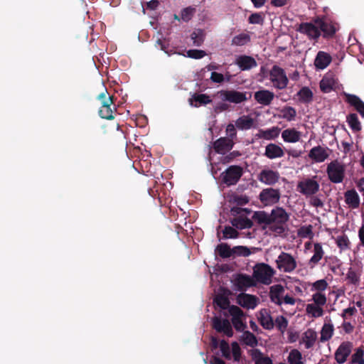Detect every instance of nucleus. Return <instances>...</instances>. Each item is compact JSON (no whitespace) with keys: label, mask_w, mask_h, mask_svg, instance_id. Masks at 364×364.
<instances>
[{"label":"nucleus","mask_w":364,"mask_h":364,"mask_svg":"<svg viewBox=\"0 0 364 364\" xmlns=\"http://www.w3.org/2000/svg\"><path fill=\"white\" fill-rule=\"evenodd\" d=\"M269 80L278 90L285 89L289 82L284 70L277 65H273L269 71Z\"/></svg>","instance_id":"nucleus-9"},{"label":"nucleus","mask_w":364,"mask_h":364,"mask_svg":"<svg viewBox=\"0 0 364 364\" xmlns=\"http://www.w3.org/2000/svg\"><path fill=\"white\" fill-rule=\"evenodd\" d=\"M280 129L278 127H272L267 129H259L257 136L260 139L273 140L278 137Z\"/></svg>","instance_id":"nucleus-29"},{"label":"nucleus","mask_w":364,"mask_h":364,"mask_svg":"<svg viewBox=\"0 0 364 364\" xmlns=\"http://www.w3.org/2000/svg\"><path fill=\"white\" fill-rule=\"evenodd\" d=\"M313 301L315 305L322 306L326 303V295L321 292H317L313 295Z\"/></svg>","instance_id":"nucleus-57"},{"label":"nucleus","mask_w":364,"mask_h":364,"mask_svg":"<svg viewBox=\"0 0 364 364\" xmlns=\"http://www.w3.org/2000/svg\"><path fill=\"white\" fill-rule=\"evenodd\" d=\"M242 332V335L240 336V341H242L245 345L254 347L257 345L258 341L257 337L250 331H245Z\"/></svg>","instance_id":"nucleus-40"},{"label":"nucleus","mask_w":364,"mask_h":364,"mask_svg":"<svg viewBox=\"0 0 364 364\" xmlns=\"http://www.w3.org/2000/svg\"><path fill=\"white\" fill-rule=\"evenodd\" d=\"M259 321L260 325L267 330H272L274 326L273 318L266 309L260 311Z\"/></svg>","instance_id":"nucleus-31"},{"label":"nucleus","mask_w":364,"mask_h":364,"mask_svg":"<svg viewBox=\"0 0 364 364\" xmlns=\"http://www.w3.org/2000/svg\"><path fill=\"white\" fill-rule=\"evenodd\" d=\"M337 246L342 250L349 248L350 241L346 235L338 236L336 239Z\"/></svg>","instance_id":"nucleus-55"},{"label":"nucleus","mask_w":364,"mask_h":364,"mask_svg":"<svg viewBox=\"0 0 364 364\" xmlns=\"http://www.w3.org/2000/svg\"><path fill=\"white\" fill-rule=\"evenodd\" d=\"M333 334V326L332 324L325 323L321 331L320 341L324 343L331 338Z\"/></svg>","instance_id":"nucleus-43"},{"label":"nucleus","mask_w":364,"mask_h":364,"mask_svg":"<svg viewBox=\"0 0 364 364\" xmlns=\"http://www.w3.org/2000/svg\"><path fill=\"white\" fill-rule=\"evenodd\" d=\"M264 155L269 159H274L283 157L284 151L280 146L270 143L266 146Z\"/></svg>","instance_id":"nucleus-26"},{"label":"nucleus","mask_w":364,"mask_h":364,"mask_svg":"<svg viewBox=\"0 0 364 364\" xmlns=\"http://www.w3.org/2000/svg\"><path fill=\"white\" fill-rule=\"evenodd\" d=\"M243 173L242 167L232 165L221 173L222 182L228 186H234L240 181Z\"/></svg>","instance_id":"nucleus-7"},{"label":"nucleus","mask_w":364,"mask_h":364,"mask_svg":"<svg viewBox=\"0 0 364 364\" xmlns=\"http://www.w3.org/2000/svg\"><path fill=\"white\" fill-rule=\"evenodd\" d=\"M274 324L277 327V328L282 333H283L287 328V326H288V321L287 319L283 316H279L276 318L275 321H274Z\"/></svg>","instance_id":"nucleus-51"},{"label":"nucleus","mask_w":364,"mask_h":364,"mask_svg":"<svg viewBox=\"0 0 364 364\" xmlns=\"http://www.w3.org/2000/svg\"><path fill=\"white\" fill-rule=\"evenodd\" d=\"M219 348L222 353L223 357H224L227 360H230L231 359V350H230V348L228 343L225 340L220 341V344H219Z\"/></svg>","instance_id":"nucleus-50"},{"label":"nucleus","mask_w":364,"mask_h":364,"mask_svg":"<svg viewBox=\"0 0 364 364\" xmlns=\"http://www.w3.org/2000/svg\"><path fill=\"white\" fill-rule=\"evenodd\" d=\"M233 284L237 290L244 291L247 288L255 286L256 283L250 275L240 273L235 276Z\"/></svg>","instance_id":"nucleus-16"},{"label":"nucleus","mask_w":364,"mask_h":364,"mask_svg":"<svg viewBox=\"0 0 364 364\" xmlns=\"http://www.w3.org/2000/svg\"><path fill=\"white\" fill-rule=\"evenodd\" d=\"M232 257H247L251 254L250 249L245 246H235L232 248Z\"/></svg>","instance_id":"nucleus-48"},{"label":"nucleus","mask_w":364,"mask_h":364,"mask_svg":"<svg viewBox=\"0 0 364 364\" xmlns=\"http://www.w3.org/2000/svg\"><path fill=\"white\" fill-rule=\"evenodd\" d=\"M248 21L252 24H262L264 18L259 13H254L249 16Z\"/></svg>","instance_id":"nucleus-60"},{"label":"nucleus","mask_w":364,"mask_h":364,"mask_svg":"<svg viewBox=\"0 0 364 364\" xmlns=\"http://www.w3.org/2000/svg\"><path fill=\"white\" fill-rule=\"evenodd\" d=\"M298 191L304 196H312L319 190L318 183L311 178H306L298 183Z\"/></svg>","instance_id":"nucleus-14"},{"label":"nucleus","mask_w":364,"mask_h":364,"mask_svg":"<svg viewBox=\"0 0 364 364\" xmlns=\"http://www.w3.org/2000/svg\"><path fill=\"white\" fill-rule=\"evenodd\" d=\"M215 303L222 309H229V307L232 305H230L229 299L222 295L217 296L214 299Z\"/></svg>","instance_id":"nucleus-54"},{"label":"nucleus","mask_w":364,"mask_h":364,"mask_svg":"<svg viewBox=\"0 0 364 364\" xmlns=\"http://www.w3.org/2000/svg\"><path fill=\"white\" fill-rule=\"evenodd\" d=\"M107 90L101 92L97 99L101 101L102 106L99 109V115L101 118L107 120H111L114 118L113 115V109L111 108V105L114 104V96L109 95L107 97Z\"/></svg>","instance_id":"nucleus-8"},{"label":"nucleus","mask_w":364,"mask_h":364,"mask_svg":"<svg viewBox=\"0 0 364 364\" xmlns=\"http://www.w3.org/2000/svg\"><path fill=\"white\" fill-rule=\"evenodd\" d=\"M299 100L302 103H309L313 100V92L309 87H303L297 92Z\"/></svg>","instance_id":"nucleus-38"},{"label":"nucleus","mask_w":364,"mask_h":364,"mask_svg":"<svg viewBox=\"0 0 364 364\" xmlns=\"http://www.w3.org/2000/svg\"><path fill=\"white\" fill-rule=\"evenodd\" d=\"M313 227L311 225L301 226L297 231V234L302 238L312 239L314 237Z\"/></svg>","instance_id":"nucleus-46"},{"label":"nucleus","mask_w":364,"mask_h":364,"mask_svg":"<svg viewBox=\"0 0 364 364\" xmlns=\"http://www.w3.org/2000/svg\"><path fill=\"white\" fill-rule=\"evenodd\" d=\"M191 106L198 107L201 105H206L212 102L210 97L206 94L194 93L192 97L189 99Z\"/></svg>","instance_id":"nucleus-27"},{"label":"nucleus","mask_w":364,"mask_h":364,"mask_svg":"<svg viewBox=\"0 0 364 364\" xmlns=\"http://www.w3.org/2000/svg\"><path fill=\"white\" fill-rule=\"evenodd\" d=\"M231 352L234 361L239 362L242 355V350L237 342L234 341L231 343Z\"/></svg>","instance_id":"nucleus-53"},{"label":"nucleus","mask_w":364,"mask_h":364,"mask_svg":"<svg viewBox=\"0 0 364 364\" xmlns=\"http://www.w3.org/2000/svg\"><path fill=\"white\" fill-rule=\"evenodd\" d=\"M194 13H195V9L191 8V7L185 8L181 12V18L183 21L188 22V21H190L192 18Z\"/></svg>","instance_id":"nucleus-56"},{"label":"nucleus","mask_w":364,"mask_h":364,"mask_svg":"<svg viewBox=\"0 0 364 364\" xmlns=\"http://www.w3.org/2000/svg\"><path fill=\"white\" fill-rule=\"evenodd\" d=\"M345 166L338 160L330 162L326 168L328 179L333 183L343 182L345 177Z\"/></svg>","instance_id":"nucleus-5"},{"label":"nucleus","mask_w":364,"mask_h":364,"mask_svg":"<svg viewBox=\"0 0 364 364\" xmlns=\"http://www.w3.org/2000/svg\"><path fill=\"white\" fill-rule=\"evenodd\" d=\"M254 97L259 104L268 106L274 100V94L268 90H262L255 92Z\"/></svg>","instance_id":"nucleus-22"},{"label":"nucleus","mask_w":364,"mask_h":364,"mask_svg":"<svg viewBox=\"0 0 364 364\" xmlns=\"http://www.w3.org/2000/svg\"><path fill=\"white\" fill-rule=\"evenodd\" d=\"M223 239H235L239 236V232L231 226H225L223 231Z\"/></svg>","instance_id":"nucleus-52"},{"label":"nucleus","mask_w":364,"mask_h":364,"mask_svg":"<svg viewBox=\"0 0 364 364\" xmlns=\"http://www.w3.org/2000/svg\"><path fill=\"white\" fill-rule=\"evenodd\" d=\"M289 217L284 208L277 206L270 213L264 210L255 211L252 218L259 225H263V229L268 228L275 236L283 237L287 230Z\"/></svg>","instance_id":"nucleus-1"},{"label":"nucleus","mask_w":364,"mask_h":364,"mask_svg":"<svg viewBox=\"0 0 364 364\" xmlns=\"http://www.w3.org/2000/svg\"><path fill=\"white\" fill-rule=\"evenodd\" d=\"M274 272L269 264L259 263L257 264L253 269V277L259 283L269 284Z\"/></svg>","instance_id":"nucleus-4"},{"label":"nucleus","mask_w":364,"mask_h":364,"mask_svg":"<svg viewBox=\"0 0 364 364\" xmlns=\"http://www.w3.org/2000/svg\"><path fill=\"white\" fill-rule=\"evenodd\" d=\"M353 349V343L350 341L342 342L334 353V358L338 364H343L348 360Z\"/></svg>","instance_id":"nucleus-13"},{"label":"nucleus","mask_w":364,"mask_h":364,"mask_svg":"<svg viewBox=\"0 0 364 364\" xmlns=\"http://www.w3.org/2000/svg\"><path fill=\"white\" fill-rule=\"evenodd\" d=\"M346 279H348L350 284L356 285L358 284L360 282V277L355 271L350 268L346 275Z\"/></svg>","instance_id":"nucleus-59"},{"label":"nucleus","mask_w":364,"mask_h":364,"mask_svg":"<svg viewBox=\"0 0 364 364\" xmlns=\"http://www.w3.org/2000/svg\"><path fill=\"white\" fill-rule=\"evenodd\" d=\"M251 41L250 36L247 33H241L235 36L231 41V45L235 46H243Z\"/></svg>","instance_id":"nucleus-37"},{"label":"nucleus","mask_w":364,"mask_h":364,"mask_svg":"<svg viewBox=\"0 0 364 364\" xmlns=\"http://www.w3.org/2000/svg\"><path fill=\"white\" fill-rule=\"evenodd\" d=\"M346 122L353 132H359L362 127L356 114H349L346 117Z\"/></svg>","instance_id":"nucleus-41"},{"label":"nucleus","mask_w":364,"mask_h":364,"mask_svg":"<svg viewBox=\"0 0 364 364\" xmlns=\"http://www.w3.org/2000/svg\"><path fill=\"white\" fill-rule=\"evenodd\" d=\"M210 79L215 83H222L225 80L224 75L217 72H212Z\"/></svg>","instance_id":"nucleus-64"},{"label":"nucleus","mask_w":364,"mask_h":364,"mask_svg":"<svg viewBox=\"0 0 364 364\" xmlns=\"http://www.w3.org/2000/svg\"><path fill=\"white\" fill-rule=\"evenodd\" d=\"M328 149L321 146L313 147L309 153V157L316 163L323 162L329 156Z\"/></svg>","instance_id":"nucleus-19"},{"label":"nucleus","mask_w":364,"mask_h":364,"mask_svg":"<svg viewBox=\"0 0 364 364\" xmlns=\"http://www.w3.org/2000/svg\"><path fill=\"white\" fill-rule=\"evenodd\" d=\"M336 81L333 78L328 76L323 77L320 82V89L323 92L328 93L335 89Z\"/></svg>","instance_id":"nucleus-36"},{"label":"nucleus","mask_w":364,"mask_h":364,"mask_svg":"<svg viewBox=\"0 0 364 364\" xmlns=\"http://www.w3.org/2000/svg\"><path fill=\"white\" fill-rule=\"evenodd\" d=\"M364 348L358 347L354 350L351 355L349 364H364Z\"/></svg>","instance_id":"nucleus-39"},{"label":"nucleus","mask_w":364,"mask_h":364,"mask_svg":"<svg viewBox=\"0 0 364 364\" xmlns=\"http://www.w3.org/2000/svg\"><path fill=\"white\" fill-rule=\"evenodd\" d=\"M281 193L279 189L267 188L263 189L259 195V198L261 203L265 205H273L279 201Z\"/></svg>","instance_id":"nucleus-12"},{"label":"nucleus","mask_w":364,"mask_h":364,"mask_svg":"<svg viewBox=\"0 0 364 364\" xmlns=\"http://www.w3.org/2000/svg\"><path fill=\"white\" fill-rule=\"evenodd\" d=\"M238 304L247 309H254L257 305V298L251 294L242 293L237 297Z\"/></svg>","instance_id":"nucleus-24"},{"label":"nucleus","mask_w":364,"mask_h":364,"mask_svg":"<svg viewBox=\"0 0 364 364\" xmlns=\"http://www.w3.org/2000/svg\"><path fill=\"white\" fill-rule=\"evenodd\" d=\"M285 292L284 287L281 284H275L270 287L269 298L271 301L281 305L282 304V298Z\"/></svg>","instance_id":"nucleus-23"},{"label":"nucleus","mask_w":364,"mask_h":364,"mask_svg":"<svg viewBox=\"0 0 364 364\" xmlns=\"http://www.w3.org/2000/svg\"><path fill=\"white\" fill-rule=\"evenodd\" d=\"M191 39L193 41V45L196 46H200L203 43L204 41V33L203 31L200 29H198L194 31L191 33Z\"/></svg>","instance_id":"nucleus-49"},{"label":"nucleus","mask_w":364,"mask_h":364,"mask_svg":"<svg viewBox=\"0 0 364 364\" xmlns=\"http://www.w3.org/2000/svg\"><path fill=\"white\" fill-rule=\"evenodd\" d=\"M250 211L246 208H241L235 206L230 208V214L234 216L230 220V223L233 227L237 229L242 230L246 228H251L253 225L252 220L243 216V213H249Z\"/></svg>","instance_id":"nucleus-3"},{"label":"nucleus","mask_w":364,"mask_h":364,"mask_svg":"<svg viewBox=\"0 0 364 364\" xmlns=\"http://www.w3.org/2000/svg\"><path fill=\"white\" fill-rule=\"evenodd\" d=\"M289 364H304L301 353L297 349L291 350L288 355Z\"/></svg>","instance_id":"nucleus-42"},{"label":"nucleus","mask_w":364,"mask_h":364,"mask_svg":"<svg viewBox=\"0 0 364 364\" xmlns=\"http://www.w3.org/2000/svg\"><path fill=\"white\" fill-rule=\"evenodd\" d=\"M232 202L236 203L237 205H243L249 202L248 197L245 196H234L232 198Z\"/></svg>","instance_id":"nucleus-62"},{"label":"nucleus","mask_w":364,"mask_h":364,"mask_svg":"<svg viewBox=\"0 0 364 364\" xmlns=\"http://www.w3.org/2000/svg\"><path fill=\"white\" fill-rule=\"evenodd\" d=\"M306 312L315 318L322 316L323 314V309L314 304H309L306 306Z\"/></svg>","instance_id":"nucleus-47"},{"label":"nucleus","mask_w":364,"mask_h":364,"mask_svg":"<svg viewBox=\"0 0 364 364\" xmlns=\"http://www.w3.org/2000/svg\"><path fill=\"white\" fill-rule=\"evenodd\" d=\"M226 133L228 136L227 138L232 139L233 141L237 136L235 126L232 124H229L226 127Z\"/></svg>","instance_id":"nucleus-63"},{"label":"nucleus","mask_w":364,"mask_h":364,"mask_svg":"<svg viewBox=\"0 0 364 364\" xmlns=\"http://www.w3.org/2000/svg\"><path fill=\"white\" fill-rule=\"evenodd\" d=\"M345 101L355 107L356 111L364 117V102L355 95L343 92Z\"/></svg>","instance_id":"nucleus-21"},{"label":"nucleus","mask_w":364,"mask_h":364,"mask_svg":"<svg viewBox=\"0 0 364 364\" xmlns=\"http://www.w3.org/2000/svg\"><path fill=\"white\" fill-rule=\"evenodd\" d=\"M235 64L241 70H249L257 66L255 59L252 56L246 55H239L236 58Z\"/></svg>","instance_id":"nucleus-20"},{"label":"nucleus","mask_w":364,"mask_h":364,"mask_svg":"<svg viewBox=\"0 0 364 364\" xmlns=\"http://www.w3.org/2000/svg\"><path fill=\"white\" fill-rule=\"evenodd\" d=\"M345 201L352 208H357L360 204V198L354 190H349L345 193Z\"/></svg>","instance_id":"nucleus-33"},{"label":"nucleus","mask_w":364,"mask_h":364,"mask_svg":"<svg viewBox=\"0 0 364 364\" xmlns=\"http://www.w3.org/2000/svg\"><path fill=\"white\" fill-rule=\"evenodd\" d=\"M254 125V119L248 115L240 117L235 121V126L240 130H247Z\"/></svg>","instance_id":"nucleus-35"},{"label":"nucleus","mask_w":364,"mask_h":364,"mask_svg":"<svg viewBox=\"0 0 364 364\" xmlns=\"http://www.w3.org/2000/svg\"><path fill=\"white\" fill-rule=\"evenodd\" d=\"M257 179L262 183L268 186H273L279 181V173L272 169H263L258 174Z\"/></svg>","instance_id":"nucleus-17"},{"label":"nucleus","mask_w":364,"mask_h":364,"mask_svg":"<svg viewBox=\"0 0 364 364\" xmlns=\"http://www.w3.org/2000/svg\"><path fill=\"white\" fill-rule=\"evenodd\" d=\"M317 339V333L316 332L311 329H307L303 334L302 341L305 345L306 349L311 348Z\"/></svg>","instance_id":"nucleus-32"},{"label":"nucleus","mask_w":364,"mask_h":364,"mask_svg":"<svg viewBox=\"0 0 364 364\" xmlns=\"http://www.w3.org/2000/svg\"><path fill=\"white\" fill-rule=\"evenodd\" d=\"M296 31L306 35L309 38L318 40L323 33L324 38H331L337 31L336 23L325 17H317L313 23H301Z\"/></svg>","instance_id":"nucleus-2"},{"label":"nucleus","mask_w":364,"mask_h":364,"mask_svg":"<svg viewBox=\"0 0 364 364\" xmlns=\"http://www.w3.org/2000/svg\"><path fill=\"white\" fill-rule=\"evenodd\" d=\"M215 251L218 255L222 258H229L232 257V248L227 243L219 244Z\"/></svg>","instance_id":"nucleus-44"},{"label":"nucleus","mask_w":364,"mask_h":364,"mask_svg":"<svg viewBox=\"0 0 364 364\" xmlns=\"http://www.w3.org/2000/svg\"><path fill=\"white\" fill-rule=\"evenodd\" d=\"M206 55V53L202 50L191 49L187 51V56L193 59H200Z\"/></svg>","instance_id":"nucleus-58"},{"label":"nucleus","mask_w":364,"mask_h":364,"mask_svg":"<svg viewBox=\"0 0 364 364\" xmlns=\"http://www.w3.org/2000/svg\"><path fill=\"white\" fill-rule=\"evenodd\" d=\"M324 255L321 243L316 242L314 245V255L309 262V265L311 268H314L318 262L322 259Z\"/></svg>","instance_id":"nucleus-30"},{"label":"nucleus","mask_w":364,"mask_h":364,"mask_svg":"<svg viewBox=\"0 0 364 364\" xmlns=\"http://www.w3.org/2000/svg\"><path fill=\"white\" fill-rule=\"evenodd\" d=\"M331 61L332 58L330 54L324 51H318L314 60V65L317 69L323 70Z\"/></svg>","instance_id":"nucleus-25"},{"label":"nucleus","mask_w":364,"mask_h":364,"mask_svg":"<svg viewBox=\"0 0 364 364\" xmlns=\"http://www.w3.org/2000/svg\"><path fill=\"white\" fill-rule=\"evenodd\" d=\"M277 268L286 273H291L296 268V262L289 253L282 252L276 259Z\"/></svg>","instance_id":"nucleus-11"},{"label":"nucleus","mask_w":364,"mask_h":364,"mask_svg":"<svg viewBox=\"0 0 364 364\" xmlns=\"http://www.w3.org/2000/svg\"><path fill=\"white\" fill-rule=\"evenodd\" d=\"M250 355L255 364H273L272 359L268 356H264L259 349L252 350Z\"/></svg>","instance_id":"nucleus-34"},{"label":"nucleus","mask_w":364,"mask_h":364,"mask_svg":"<svg viewBox=\"0 0 364 364\" xmlns=\"http://www.w3.org/2000/svg\"><path fill=\"white\" fill-rule=\"evenodd\" d=\"M212 325L218 333H223L228 337H232L234 334L231 323L226 318L215 316Z\"/></svg>","instance_id":"nucleus-15"},{"label":"nucleus","mask_w":364,"mask_h":364,"mask_svg":"<svg viewBox=\"0 0 364 364\" xmlns=\"http://www.w3.org/2000/svg\"><path fill=\"white\" fill-rule=\"evenodd\" d=\"M247 94L246 92H242L235 90H221L218 91L215 96L220 98L223 102L240 104L248 100Z\"/></svg>","instance_id":"nucleus-6"},{"label":"nucleus","mask_w":364,"mask_h":364,"mask_svg":"<svg viewBox=\"0 0 364 364\" xmlns=\"http://www.w3.org/2000/svg\"><path fill=\"white\" fill-rule=\"evenodd\" d=\"M281 112L282 113V117L287 121L291 122L295 119L296 116V111L295 108L287 106L284 107Z\"/></svg>","instance_id":"nucleus-45"},{"label":"nucleus","mask_w":364,"mask_h":364,"mask_svg":"<svg viewBox=\"0 0 364 364\" xmlns=\"http://www.w3.org/2000/svg\"><path fill=\"white\" fill-rule=\"evenodd\" d=\"M301 132L294 128L284 129L282 132V137L285 142L296 143L301 139Z\"/></svg>","instance_id":"nucleus-28"},{"label":"nucleus","mask_w":364,"mask_h":364,"mask_svg":"<svg viewBox=\"0 0 364 364\" xmlns=\"http://www.w3.org/2000/svg\"><path fill=\"white\" fill-rule=\"evenodd\" d=\"M328 287V283L325 279H319L313 284V288L317 291H323Z\"/></svg>","instance_id":"nucleus-61"},{"label":"nucleus","mask_w":364,"mask_h":364,"mask_svg":"<svg viewBox=\"0 0 364 364\" xmlns=\"http://www.w3.org/2000/svg\"><path fill=\"white\" fill-rule=\"evenodd\" d=\"M229 314L232 316L231 323L237 331L242 332L247 328L245 314L240 307L232 305L229 307Z\"/></svg>","instance_id":"nucleus-10"},{"label":"nucleus","mask_w":364,"mask_h":364,"mask_svg":"<svg viewBox=\"0 0 364 364\" xmlns=\"http://www.w3.org/2000/svg\"><path fill=\"white\" fill-rule=\"evenodd\" d=\"M234 144L232 139L220 137L213 142V147L216 153L225 154L232 149Z\"/></svg>","instance_id":"nucleus-18"}]
</instances>
